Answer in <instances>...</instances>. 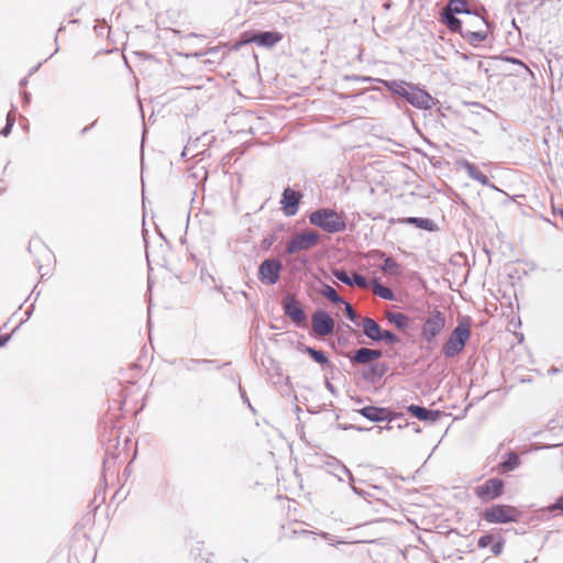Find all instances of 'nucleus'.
I'll return each mask as SVG.
<instances>
[{"mask_svg": "<svg viewBox=\"0 0 563 563\" xmlns=\"http://www.w3.org/2000/svg\"><path fill=\"white\" fill-rule=\"evenodd\" d=\"M455 33H460L468 44L476 46L488 37L489 24L477 13L468 14L462 20L460 31Z\"/></svg>", "mask_w": 563, "mask_h": 563, "instance_id": "1", "label": "nucleus"}, {"mask_svg": "<svg viewBox=\"0 0 563 563\" xmlns=\"http://www.w3.org/2000/svg\"><path fill=\"white\" fill-rule=\"evenodd\" d=\"M311 224L319 227L327 233L342 232L346 228L344 212H336L330 208H322L313 211L309 216Z\"/></svg>", "mask_w": 563, "mask_h": 563, "instance_id": "2", "label": "nucleus"}, {"mask_svg": "<svg viewBox=\"0 0 563 563\" xmlns=\"http://www.w3.org/2000/svg\"><path fill=\"white\" fill-rule=\"evenodd\" d=\"M464 13L465 16L473 14L468 10V3L466 0H449L446 7L440 13V22L451 31H460L462 20L455 18V14Z\"/></svg>", "mask_w": 563, "mask_h": 563, "instance_id": "3", "label": "nucleus"}, {"mask_svg": "<svg viewBox=\"0 0 563 563\" xmlns=\"http://www.w3.org/2000/svg\"><path fill=\"white\" fill-rule=\"evenodd\" d=\"M471 330L468 324L460 323L450 334L443 345V353L446 357H454L461 353L470 339Z\"/></svg>", "mask_w": 563, "mask_h": 563, "instance_id": "4", "label": "nucleus"}, {"mask_svg": "<svg viewBox=\"0 0 563 563\" xmlns=\"http://www.w3.org/2000/svg\"><path fill=\"white\" fill-rule=\"evenodd\" d=\"M483 518L489 523H508L520 518V511L509 505H495L483 512Z\"/></svg>", "mask_w": 563, "mask_h": 563, "instance_id": "5", "label": "nucleus"}, {"mask_svg": "<svg viewBox=\"0 0 563 563\" xmlns=\"http://www.w3.org/2000/svg\"><path fill=\"white\" fill-rule=\"evenodd\" d=\"M283 35L279 32H262V33H249L245 32L241 35L240 42L236 46H242L250 43H255L258 46L271 48L280 42Z\"/></svg>", "mask_w": 563, "mask_h": 563, "instance_id": "6", "label": "nucleus"}, {"mask_svg": "<svg viewBox=\"0 0 563 563\" xmlns=\"http://www.w3.org/2000/svg\"><path fill=\"white\" fill-rule=\"evenodd\" d=\"M319 242V234L311 230L295 234L287 244V253L295 254L316 246Z\"/></svg>", "mask_w": 563, "mask_h": 563, "instance_id": "7", "label": "nucleus"}, {"mask_svg": "<svg viewBox=\"0 0 563 563\" xmlns=\"http://www.w3.org/2000/svg\"><path fill=\"white\" fill-rule=\"evenodd\" d=\"M445 325V317L441 311H433L422 327V336L427 342H432Z\"/></svg>", "mask_w": 563, "mask_h": 563, "instance_id": "8", "label": "nucleus"}, {"mask_svg": "<svg viewBox=\"0 0 563 563\" xmlns=\"http://www.w3.org/2000/svg\"><path fill=\"white\" fill-rule=\"evenodd\" d=\"M282 263L278 260H265L258 267V279L267 285H274L278 282Z\"/></svg>", "mask_w": 563, "mask_h": 563, "instance_id": "9", "label": "nucleus"}, {"mask_svg": "<svg viewBox=\"0 0 563 563\" xmlns=\"http://www.w3.org/2000/svg\"><path fill=\"white\" fill-rule=\"evenodd\" d=\"M312 331L318 336H327L334 330L333 318L323 310H318L312 314L311 318Z\"/></svg>", "mask_w": 563, "mask_h": 563, "instance_id": "10", "label": "nucleus"}, {"mask_svg": "<svg viewBox=\"0 0 563 563\" xmlns=\"http://www.w3.org/2000/svg\"><path fill=\"white\" fill-rule=\"evenodd\" d=\"M285 314L297 325H306L307 316L295 296L288 295L283 301Z\"/></svg>", "mask_w": 563, "mask_h": 563, "instance_id": "11", "label": "nucleus"}, {"mask_svg": "<svg viewBox=\"0 0 563 563\" xmlns=\"http://www.w3.org/2000/svg\"><path fill=\"white\" fill-rule=\"evenodd\" d=\"M503 489L504 482L501 479L490 478L475 488V495L479 499L487 501L499 497L503 494Z\"/></svg>", "mask_w": 563, "mask_h": 563, "instance_id": "12", "label": "nucleus"}, {"mask_svg": "<svg viewBox=\"0 0 563 563\" xmlns=\"http://www.w3.org/2000/svg\"><path fill=\"white\" fill-rule=\"evenodd\" d=\"M302 195L291 188H286L283 192L280 200L282 210L287 217L295 216L298 211V206Z\"/></svg>", "mask_w": 563, "mask_h": 563, "instance_id": "13", "label": "nucleus"}, {"mask_svg": "<svg viewBox=\"0 0 563 563\" xmlns=\"http://www.w3.org/2000/svg\"><path fill=\"white\" fill-rule=\"evenodd\" d=\"M406 100L416 108L419 109H430L432 108L434 101L430 93L426 90L420 89L417 86H413L409 91Z\"/></svg>", "mask_w": 563, "mask_h": 563, "instance_id": "14", "label": "nucleus"}, {"mask_svg": "<svg viewBox=\"0 0 563 563\" xmlns=\"http://www.w3.org/2000/svg\"><path fill=\"white\" fill-rule=\"evenodd\" d=\"M366 419L379 422V421H391L396 418V415L387 408L367 406L358 411Z\"/></svg>", "mask_w": 563, "mask_h": 563, "instance_id": "15", "label": "nucleus"}, {"mask_svg": "<svg viewBox=\"0 0 563 563\" xmlns=\"http://www.w3.org/2000/svg\"><path fill=\"white\" fill-rule=\"evenodd\" d=\"M362 328L363 332L366 336L374 341H380L382 340V331L383 329L379 327V324L372 318L365 317L362 319Z\"/></svg>", "mask_w": 563, "mask_h": 563, "instance_id": "16", "label": "nucleus"}, {"mask_svg": "<svg viewBox=\"0 0 563 563\" xmlns=\"http://www.w3.org/2000/svg\"><path fill=\"white\" fill-rule=\"evenodd\" d=\"M382 352L379 350L362 347L355 352L354 356L352 357V361L357 364H367L378 360Z\"/></svg>", "mask_w": 563, "mask_h": 563, "instance_id": "17", "label": "nucleus"}, {"mask_svg": "<svg viewBox=\"0 0 563 563\" xmlns=\"http://www.w3.org/2000/svg\"><path fill=\"white\" fill-rule=\"evenodd\" d=\"M408 412H410L413 417L421 421H435L440 417V411L428 410L418 405H410L407 408Z\"/></svg>", "mask_w": 563, "mask_h": 563, "instance_id": "18", "label": "nucleus"}, {"mask_svg": "<svg viewBox=\"0 0 563 563\" xmlns=\"http://www.w3.org/2000/svg\"><path fill=\"white\" fill-rule=\"evenodd\" d=\"M386 319L401 330L409 325V318L401 312H386Z\"/></svg>", "mask_w": 563, "mask_h": 563, "instance_id": "19", "label": "nucleus"}, {"mask_svg": "<svg viewBox=\"0 0 563 563\" xmlns=\"http://www.w3.org/2000/svg\"><path fill=\"white\" fill-rule=\"evenodd\" d=\"M382 269L388 275L397 276L401 273V266L391 257L385 258Z\"/></svg>", "mask_w": 563, "mask_h": 563, "instance_id": "20", "label": "nucleus"}, {"mask_svg": "<svg viewBox=\"0 0 563 563\" xmlns=\"http://www.w3.org/2000/svg\"><path fill=\"white\" fill-rule=\"evenodd\" d=\"M413 85L404 81L393 82L390 89L402 98H407Z\"/></svg>", "mask_w": 563, "mask_h": 563, "instance_id": "21", "label": "nucleus"}, {"mask_svg": "<svg viewBox=\"0 0 563 563\" xmlns=\"http://www.w3.org/2000/svg\"><path fill=\"white\" fill-rule=\"evenodd\" d=\"M320 292L323 297H325L333 303L343 302L342 298L338 295L336 290L329 285H324Z\"/></svg>", "mask_w": 563, "mask_h": 563, "instance_id": "22", "label": "nucleus"}, {"mask_svg": "<svg viewBox=\"0 0 563 563\" xmlns=\"http://www.w3.org/2000/svg\"><path fill=\"white\" fill-rule=\"evenodd\" d=\"M402 222L409 223V224H415L418 228L424 229V230H432V225H433L432 221L429 219L413 218V217L407 218V219L402 220Z\"/></svg>", "mask_w": 563, "mask_h": 563, "instance_id": "23", "label": "nucleus"}, {"mask_svg": "<svg viewBox=\"0 0 563 563\" xmlns=\"http://www.w3.org/2000/svg\"><path fill=\"white\" fill-rule=\"evenodd\" d=\"M373 291L375 295L379 296L383 299L386 300H393L394 299V292L388 287L382 286L377 283H374Z\"/></svg>", "mask_w": 563, "mask_h": 563, "instance_id": "24", "label": "nucleus"}, {"mask_svg": "<svg viewBox=\"0 0 563 563\" xmlns=\"http://www.w3.org/2000/svg\"><path fill=\"white\" fill-rule=\"evenodd\" d=\"M519 465V457L516 453H509L508 459L499 467L501 471H511Z\"/></svg>", "mask_w": 563, "mask_h": 563, "instance_id": "25", "label": "nucleus"}, {"mask_svg": "<svg viewBox=\"0 0 563 563\" xmlns=\"http://www.w3.org/2000/svg\"><path fill=\"white\" fill-rule=\"evenodd\" d=\"M468 174L473 179L477 180L482 185L488 184V177L474 166H468Z\"/></svg>", "mask_w": 563, "mask_h": 563, "instance_id": "26", "label": "nucleus"}, {"mask_svg": "<svg viewBox=\"0 0 563 563\" xmlns=\"http://www.w3.org/2000/svg\"><path fill=\"white\" fill-rule=\"evenodd\" d=\"M351 282H352V286H357L362 289H365L368 287V283L366 280V278L360 274H353V276L351 277Z\"/></svg>", "mask_w": 563, "mask_h": 563, "instance_id": "27", "label": "nucleus"}, {"mask_svg": "<svg viewBox=\"0 0 563 563\" xmlns=\"http://www.w3.org/2000/svg\"><path fill=\"white\" fill-rule=\"evenodd\" d=\"M307 352L312 356V358L320 363L324 364L328 362V358L324 356V354L321 351L313 350L312 347H307Z\"/></svg>", "mask_w": 563, "mask_h": 563, "instance_id": "28", "label": "nucleus"}, {"mask_svg": "<svg viewBox=\"0 0 563 563\" xmlns=\"http://www.w3.org/2000/svg\"><path fill=\"white\" fill-rule=\"evenodd\" d=\"M333 275L340 282H342L349 286H352L351 277L347 275V273L345 271L336 269L333 272Z\"/></svg>", "mask_w": 563, "mask_h": 563, "instance_id": "29", "label": "nucleus"}, {"mask_svg": "<svg viewBox=\"0 0 563 563\" xmlns=\"http://www.w3.org/2000/svg\"><path fill=\"white\" fill-rule=\"evenodd\" d=\"M380 335H382V340H385L389 343H397L399 341L398 338L394 333L386 331V330H383Z\"/></svg>", "mask_w": 563, "mask_h": 563, "instance_id": "30", "label": "nucleus"}, {"mask_svg": "<svg viewBox=\"0 0 563 563\" xmlns=\"http://www.w3.org/2000/svg\"><path fill=\"white\" fill-rule=\"evenodd\" d=\"M494 538L493 536L490 534H485V536H482L479 539H478V547L479 548H486L488 547L492 542H493Z\"/></svg>", "mask_w": 563, "mask_h": 563, "instance_id": "31", "label": "nucleus"}, {"mask_svg": "<svg viewBox=\"0 0 563 563\" xmlns=\"http://www.w3.org/2000/svg\"><path fill=\"white\" fill-rule=\"evenodd\" d=\"M345 312L351 321H355L357 319L356 312L354 311L353 307L347 302H345Z\"/></svg>", "mask_w": 563, "mask_h": 563, "instance_id": "32", "label": "nucleus"}, {"mask_svg": "<svg viewBox=\"0 0 563 563\" xmlns=\"http://www.w3.org/2000/svg\"><path fill=\"white\" fill-rule=\"evenodd\" d=\"M13 122H14V119H11L10 115L8 114L7 124H5L4 129L2 130V134L4 136H7L10 133L11 128L13 126Z\"/></svg>", "mask_w": 563, "mask_h": 563, "instance_id": "33", "label": "nucleus"}, {"mask_svg": "<svg viewBox=\"0 0 563 563\" xmlns=\"http://www.w3.org/2000/svg\"><path fill=\"white\" fill-rule=\"evenodd\" d=\"M550 509L563 511V494L555 500V503L550 507Z\"/></svg>", "mask_w": 563, "mask_h": 563, "instance_id": "34", "label": "nucleus"}, {"mask_svg": "<svg viewBox=\"0 0 563 563\" xmlns=\"http://www.w3.org/2000/svg\"><path fill=\"white\" fill-rule=\"evenodd\" d=\"M11 338V334L9 333H5V334H0V347L2 345H4Z\"/></svg>", "mask_w": 563, "mask_h": 563, "instance_id": "35", "label": "nucleus"}, {"mask_svg": "<svg viewBox=\"0 0 563 563\" xmlns=\"http://www.w3.org/2000/svg\"><path fill=\"white\" fill-rule=\"evenodd\" d=\"M38 245H41V241H40V240H34V241H32V242L30 243V250H31L33 246L35 247V246H38Z\"/></svg>", "mask_w": 563, "mask_h": 563, "instance_id": "36", "label": "nucleus"}, {"mask_svg": "<svg viewBox=\"0 0 563 563\" xmlns=\"http://www.w3.org/2000/svg\"><path fill=\"white\" fill-rule=\"evenodd\" d=\"M494 552L498 554L500 552V544L494 547Z\"/></svg>", "mask_w": 563, "mask_h": 563, "instance_id": "37", "label": "nucleus"}]
</instances>
